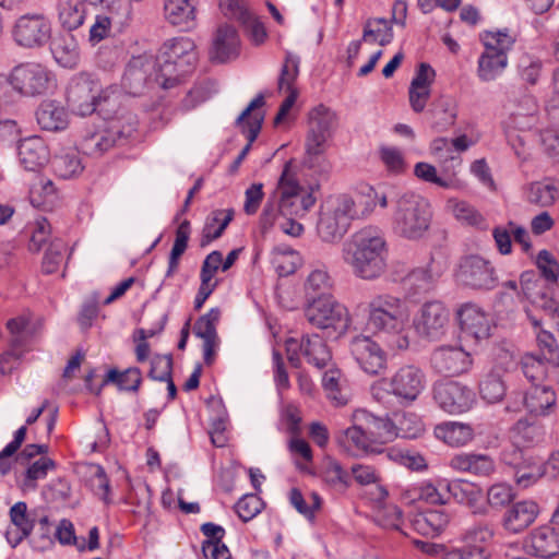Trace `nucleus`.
Returning a JSON list of instances; mask_svg holds the SVG:
<instances>
[{"instance_id":"nucleus-1","label":"nucleus","mask_w":559,"mask_h":559,"mask_svg":"<svg viewBox=\"0 0 559 559\" xmlns=\"http://www.w3.org/2000/svg\"><path fill=\"white\" fill-rule=\"evenodd\" d=\"M389 248L383 230L367 226L355 233L343 245L342 258L358 278L373 281L388 266Z\"/></svg>"},{"instance_id":"nucleus-2","label":"nucleus","mask_w":559,"mask_h":559,"mask_svg":"<svg viewBox=\"0 0 559 559\" xmlns=\"http://www.w3.org/2000/svg\"><path fill=\"white\" fill-rule=\"evenodd\" d=\"M293 160L285 163L273 194L267 199L261 217V227L266 230L278 216L304 217L316 204L313 188L305 189L298 182Z\"/></svg>"},{"instance_id":"nucleus-3","label":"nucleus","mask_w":559,"mask_h":559,"mask_svg":"<svg viewBox=\"0 0 559 559\" xmlns=\"http://www.w3.org/2000/svg\"><path fill=\"white\" fill-rule=\"evenodd\" d=\"M366 310L369 328L383 334L392 347L406 349L409 346V310L403 299L390 294H378L368 301Z\"/></svg>"},{"instance_id":"nucleus-4","label":"nucleus","mask_w":559,"mask_h":559,"mask_svg":"<svg viewBox=\"0 0 559 559\" xmlns=\"http://www.w3.org/2000/svg\"><path fill=\"white\" fill-rule=\"evenodd\" d=\"M432 212L429 201L415 192H404L393 201L391 228L400 238L420 240L430 229Z\"/></svg>"},{"instance_id":"nucleus-5","label":"nucleus","mask_w":559,"mask_h":559,"mask_svg":"<svg viewBox=\"0 0 559 559\" xmlns=\"http://www.w3.org/2000/svg\"><path fill=\"white\" fill-rule=\"evenodd\" d=\"M155 61L158 67L157 84L165 90L171 88L192 71L197 61L195 45L188 37L169 39L159 49Z\"/></svg>"},{"instance_id":"nucleus-6","label":"nucleus","mask_w":559,"mask_h":559,"mask_svg":"<svg viewBox=\"0 0 559 559\" xmlns=\"http://www.w3.org/2000/svg\"><path fill=\"white\" fill-rule=\"evenodd\" d=\"M356 202L347 194L329 201L320 213L317 225L319 237L324 242H337L347 233L353 219L358 218Z\"/></svg>"},{"instance_id":"nucleus-7","label":"nucleus","mask_w":559,"mask_h":559,"mask_svg":"<svg viewBox=\"0 0 559 559\" xmlns=\"http://www.w3.org/2000/svg\"><path fill=\"white\" fill-rule=\"evenodd\" d=\"M336 123V115L324 105H319L309 112V130L306 139L304 164L310 169L322 168L326 142Z\"/></svg>"},{"instance_id":"nucleus-8","label":"nucleus","mask_w":559,"mask_h":559,"mask_svg":"<svg viewBox=\"0 0 559 559\" xmlns=\"http://www.w3.org/2000/svg\"><path fill=\"white\" fill-rule=\"evenodd\" d=\"M508 117L504 121L506 134L509 142L515 150L518 156L521 151L516 147L515 142L523 146V138L515 132H530L539 123V106L536 98L531 94L514 95L508 100L506 106Z\"/></svg>"},{"instance_id":"nucleus-9","label":"nucleus","mask_w":559,"mask_h":559,"mask_svg":"<svg viewBox=\"0 0 559 559\" xmlns=\"http://www.w3.org/2000/svg\"><path fill=\"white\" fill-rule=\"evenodd\" d=\"M424 372L415 366L401 367L391 378H382L371 385V394L382 402L388 394L399 399L415 401L425 388Z\"/></svg>"},{"instance_id":"nucleus-10","label":"nucleus","mask_w":559,"mask_h":559,"mask_svg":"<svg viewBox=\"0 0 559 559\" xmlns=\"http://www.w3.org/2000/svg\"><path fill=\"white\" fill-rule=\"evenodd\" d=\"M108 91L88 73H79L69 82L67 102L73 112L80 116L93 114L103 103L109 102Z\"/></svg>"},{"instance_id":"nucleus-11","label":"nucleus","mask_w":559,"mask_h":559,"mask_svg":"<svg viewBox=\"0 0 559 559\" xmlns=\"http://www.w3.org/2000/svg\"><path fill=\"white\" fill-rule=\"evenodd\" d=\"M305 317L311 325L318 329H332L341 333L346 332L353 323L346 306L341 304L334 296H325L307 301Z\"/></svg>"},{"instance_id":"nucleus-12","label":"nucleus","mask_w":559,"mask_h":559,"mask_svg":"<svg viewBox=\"0 0 559 559\" xmlns=\"http://www.w3.org/2000/svg\"><path fill=\"white\" fill-rule=\"evenodd\" d=\"M136 129L134 117L121 126L119 119H110L103 127L87 129L80 141V148L85 155L100 157L112 148L120 138L130 136Z\"/></svg>"},{"instance_id":"nucleus-13","label":"nucleus","mask_w":559,"mask_h":559,"mask_svg":"<svg viewBox=\"0 0 559 559\" xmlns=\"http://www.w3.org/2000/svg\"><path fill=\"white\" fill-rule=\"evenodd\" d=\"M12 90L23 96L45 94L51 86L50 71L38 62H23L11 70Z\"/></svg>"},{"instance_id":"nucleus-14","label":"nucleus","mask_w":559,"mask_h":559,"mask_svg":"<svg viewBox=\"0 0 559 559\" xmlns=\"http://www.w3.org/2000/svg\"><path fill=\"white\" fill-rule=\"evenodd\" d=\"M288 360L295 368L300 366L301 354L308 364L321 369L331 360L332 354L325 341L319 334H305L300 341L289 338L286 342Z\"/></svg>"},{"instance_id":"nucleus-15","label":"nucleus","mask_w":559,"mask_h":559,"mask_svg":"<svg viewBox=\"0 0 559 559\" xmlns=\"http://www.w3.org/2000/svg\"><path fill=\"white\" fill-rule=\"evenodd\" d=\"M51 31V22L45 14L28 13L16 20L12 34L19 46L39 48L49 41Z\"/></svg>"},{"instance_id":"nucleus-16","label":"nucleus","mask_w":559,"mask_h":559,"mask_svg":"<svg viewBox=\"0 0 559 559\" xmlns=\"http://www.w3.org/2000/svg\"><path fill=\"white\" fill-rule=\"evenodd\" d=\"M455 276L462 285L474 289H492L497 284L495 267L479 255L463 258Z\"/></svg>"},{"instance_id":"nucleus-17","label":"nucleus","mask_w":559,"mask_h":559,"mask_svg":"<svg viewBox=\"0 0 559 559\" xmlns=\"http://www.w3.org/2000/svg\"><path fill=\"white\" fill-rule=\"evenodd\" d=\"M349 350L364 372L378 376L386 369V353L370 336H354L349 342Z\"/></svg>"},{"instance_id":"nucleus-18","label":"nucleus","mask_w":559,"mask_h":559,"mask_svg":"<svg viewBox=\"0 0 559 559\" xmlns=\"http://www.w3.org/2000/svg\"><path fill=\"white\" fill-rule=\"evenodd\" d=\"M449 311L440 301H427L417 311L413 324L419 336L438 340L445 333Z\"/></svg>"},{"instance_id":"nucleus-19","label":"nucleus","mask_w":559,"mask_h":559,"mask_svg":"<svg viewBox=\"0 0 559 559\" xmlns=\"http://www.w3.org/2000/svg\"><path fill=\"white\" fill-rule=\"evenodd\" d=\"M433 399L449 414L467 412L474 403V393L456 381H440L433 385Z\"/></svg>"},{"instance_id":"nucleus-20","label":"nucleus","mask_w":559,"mask_h":559,"mask_svg":"<svg viewBox=\"0 0 559 559\" xmlns=\"http://www.w3.org/2000/svg\"><path fill=\"white\" fill-rule=\"evenodd\" d=\"M157 72L158 67L152 56L141 55L132 57L122 76V87L131 95H140L148 84L157 83L155 80Z\"/></svg>"},{"instance_id":"nucleus-21","label":"nucleus","mask_w":559,"mask_h":559,"mask_svg":"<svg viewBox=\"0 0 559 559\" xmlns=\"http://www.w3.org/2000/svg\"><path fill=\"white\" fill-rule=\"evenodd\" d=\"M435 371L444 376H459L472 366L469 353L459 346H440L433 350L430 358Z\"/></svg>"},{"instance_id":"nucleus-22","label":"nucleus","mask_w":559,"mask_h":559,"mask_svg":"<svg viewBox=\"0 0 559 559\" xmlns=\"http://www.w3.org/2000/svg\"><path fill=\"white\" fill-rule=\"evenodd\" d=\"M456 314L460 329L466 337L481 341L490 336V318L477 305L472 302L464 304L459 308Z\"/></svg>"},{"instance_id":"nucleus-23","label":"nucleus","mask_w":559,"mask_h":559,"mask_svg":"<svg viewBox=\"0 0 559 559\" xmlns=\"http://www.w3.org/2000/svg\"><path fill=\"white\" fill-rule=\"evenodd\" d=\"M503 461L513 466L514 479L522 488L530 487L545 475L543 464L532 456L525 457L523 451L518 448H513L511 452L506 451Z\"/></svg>"},{"instance_id":"nucleus-24","label":"nucleus","mask_w":559,"mask_h":559,"mask_svg":"<svg viewBox=\"0 0 559 559\" xmlns=\"http://www.w3.org/2000/svg\"><path fill=\"white\" fill-rule=\"evenodd\" d=\"M265 100L263 94H259L253 98L248 107L240 114L236 120V126L239 127L248 140L247 145L241 150L238 157L245 159L251 148V144L258 138L262 123L264 120V112L261 108L264 106Z\"/></svg>"},{"instance_id":"nucleus-25","label":"nucleus","mask_w":559,"mask_h":559,"mask_svg":"<svg viewBox=\"0 0 559 559\" xmlns=\"http://www.w3.org/2000/svg\"><path fill=\"white\" fill-rule=\"evenodd\" d=\"M265 100L263 94H259L253 98L248 107L240 114L236 120V126L239 127L248 140L247 145L241 150L238 157L245 159L251 148V144L258 138L262 123L264 120V112L261 108L264 106Z\"/></svg>"},{"instance_id":"nucleus-26","label":"nucleus","mask_w":559,"mask_h":559,"mask_svg":"<svg viewBox=\"0 0 559 559\" xmlns=\"http://www.w3.org/2000/svg\"><path fill=\"white\" fill-rule=\"evenodd\" d=\"M335 442L344 452L353 456L381 452L380 448L370 440L364 427L355 421L353 426L335 435Z\"/></svg>"},{"instance_id":"nucleus-27","label":"nucleus","mask_w":559,"mask_h":559,"mask_svg":"<svg viewBox=\"0 0 559 559\" xmlns=\"http://www.w3.org/2000/svg\"><path fill=\"white\" fill-rule=\"evenodd\" d=\"M353 421L361 425L366 433L380 448L396 437L395 427L388 418L377 417L365 409H358L353 414Z\"/></svg>"},{"instance_id":"nucleus-28","label":"nucleus","mask_w":559,"mask_h":559,"mask_svg":"<svg viewBox=\"0 0 559 559\" xmlns=\"http://www.w3.org/2000/svg\"><path fill=\"white\" fill-rule=\"evenodd\" d=\"M240 38L236 28L229 24L217 27L211 49V59L218 63L227 62L239 56Z\"/></svg>"},{"instance_id":"nucleus-29","label":"nucleus","mask_w":559,"mask_h":559,"mask_svg":"<svg viewBox=\"0 0 559 559\" xmlns=\"http://www.w3.org/2000/svg\"><path fill=\"white\" fill-rule=\"evenodd\" d=\"M527 554L550 558L559 554V527L542 526L536 528L524 542Z\"/></svg>"},{"instance_id":"nucleus-30","label":"nucleus","mask_w":559,"mask_h":559,"mask_svg":"<svg viewBox=\"0 0 559 559\" xmlns=\"http://www.w3.org/2000/svg\"><path fill=\"white\" fill-rule=\"evenodd\" d=\"M17 155L21 165L29 171L45 166L49 160V150L40 136L33 135L20 141Z\"/></svg>"},{"instance_id":"nucleus-31","label":"nucleus","mask_w":559,"mask_h":559,"mask_svg":"<svg viewBox=\"0 0 559 559\" xmlns=\"http://www.w3.org/2000/svg\"><path fill=\"white\" fill-rule=\"evenodd\" d=\"M508 361L495 365L479 383V394L487 403L493 404L500 402L507 391L503 376L508 370V365L512 362L508 355L504 356Z\"/></svg>"},{"instance_id":"nucleus-32","label":"nucleus","mask_w":559,"mask_h":559,"mask_svg":"<svg viewBox=\"0 0 559 559\" xmlns=\"http://www.w3.org/2000/svg\"><path fill=\"white\" fill-rule=\"evenodd\" d=\"M537 514L538 506L534 501H519L512 504L504 513V528L512 533H520L535 521Z\"/></svg>"},{"instance_id":"nucleus-33","label":"nucleus","mask_w":559,"mask_h":559,"mask_svg":"<svg viewBox=\"0 0 559 559\" xmlns=\"http://www.w3.org/2000/svg\"><path fill=\"white\" fill-rule=\"evenodd\" d=\"M449 466L462 473L476 476H489L495 471V462L487 454L459 453L451 457Z\"/></svg>"},{"instance_id":"nucleus-34","label":"nucleus","mask_w":559,"mask_h":559,"mask_svg":"<svg viewBox=\"0 0 559 559\" xmlns=\"http://www.w3.org/2000/svg\"><path fill=\"white\" fill-rule=\"evenodd\" d=\"M450 516L442 509H431L415 514L412 520L414 530L424 536L435 537L449 524Z\"/></svg>"},{"instance_id":"nucleus-35","label":"nucleus","mask_w":559,"mask_h":559,"mask_svg":"<svg viewBox=\"0 0 559 559\" xmlns=\"http://www.w3.org/2000/svg\"><path fill=\"white\" fill-rule=\"evenodd\" d=\"M27 325V321L24 318H14L8 321L7 328L12 334L11 348L0 356V371L2 373L9 372L12 369L11 361L19 360L22 350L20 349L25 341L26 335L24 330Z\"/></svg>"},{"instance_id":"nucleus-36","label":"nucleus","mask_w":559,"mask_h":559,"mask_svg":"<svg viewBox=\"0 0 559 559\" xmlns=\"http://www.w3.org/2000/svg\"><path fill=\"white\" fill-rule=\"evenodd\" d=\"M36 119L41 129L55 132L64 130L69 123L68 112L53 100L40 104L36 111Z\"/></svg>"},{"instance_id":"nucleus-37","label":"nucleus","mask_w":559,"mask_h":559,"mask_svg":"<svg viewBox=\"0 0 559 559\" xmlns=\"http://www.w3.org/2000/svg\"><path fill=\"white\" fill-rule=\"evenodd\" d=\"M430 153L441 167L442 175L455 178L456 168L462 164V157L451 147L450 140L437 138L430 144Z\"/></svg>"},{"instance_id":"nucleus-38","label":"nucleus","mask_w":559,"mask_h":559,"mask_svg":"<svg viewBox=\"0 0 559 559\" xmlns=\"http://www.w3.org/2000/svg\"><path fill=\"white\" fill-rule=\"evenodd\" d=\"M164 14L170 24L182 29H190L194 25L195 8L192 0H165Z\"/></svg>"},{"instance_id":"nucleus-39","label":"nucleus","mask_w":559,"mask_h":559,"mask_svg":"<svg viewBox=\"0 0 559 559\" xmlns=\"http://www.w3.org/2000/svg\"><path fill=\"white\" fill-rule=\"evenodd\" d=\"M435 436L451 447H463L474 438V430L469 425L448 421L435 428Z\"/></svg>"},{"instance_id":"nucleus-40","label":"nucleus","mask_w":559,"mask_h":559,"mask_svg":"<svg viewBox=\"0 0 559 559\" xmlns=\"http://www.w3.org/2000/svg\"><path fill=\"white\" fill-rule=\"evenodd\" d=\"M51 52L55 60L63 68L72 69L79 63V45L71 34L58 36L51 44Z\"/></svg>"},{"instance_id":"nucleus-41","label":"nucleus","mask_w":559,"mask_h":559,"mask_svg":"<svg viewBox=\"0 0 559 559\" xmlns=\"http://www.w3.org/2000/svg\"><path fill=\"white\" fill-rule=\"evenodd\" d=\"M333 280L324 265L316 266L309 273L305 283L307 301L325 296H333Z\"/></svg>"},{"instance_id":"nucleus-42","label":"nucleus","mask_w":559,"mask_h":559,"mask_svg":"<svg viewBox=\"0 0 559 559\" xmlns=\"http://www.w3.org/2000/svg\"><path fill=\"white\" fill-rule=\"evenodd\" d=\"M234 210H215L206 218L200 240L201 247L209 246L213 240L218 239L225 231L226 227L234 218Z\"/></svg>"},{"instance_id":"nucleus-43","label":"nucleus","mask_w":559,"mask_h":559,"mask_svg":"<svg viewBox=\"0 0 559 559\" xmlns=\"http://www.w3.org/2000/svg\"><path fill=\"white\" fill-rule=\"evenodd\" d=\"M525 408L534 415H544L556 404V394L550 386L533 385L523 396Z\"/></svg>"},{"instance_id":"nucleus-44","label":"nucleus","mask_w":559,"mask_h":559,"mask_svg":"<svg viewBox=\"0 0 559 559\" xmlns=\"http://www.w3.org/2000/svg\"><path fill=\"white\" fill-rule=\"evenodd\" d=\"M323 483L333 490L344 492L349 486L352 477L338 461L328 456L324 459L321 469Z\"/></svg>"},{"instance_id":"nucleus-45","label":"nucleus","mask_w":559,"mask_h":559,"mask_svg":"<svg viewBox=\"0 0 559 559\" xmlns=\"http://www.w3.org/2000/svg\"><path fill=\"white\" fill-rule=\"evenodd\" d=\"M430 115L432 128L438 132L445 131L455 123L456 105L451 98L441 96L432 103Z\"/></svg>"},{"instance_id":"nucleus-46","label":"nucleus","mask_w":559,"mask_h":559,"mask_svg":"<svg viewBox=\"0 0 559 559\" xmlns=\"http://www.w3.org/2000/svg\"><path fill=\"white\" fill-rule=\"evenodd\" d=\"M86 4L85 0H59L58 17L61 25L73 31L80 27L85 19Z\"/></svg>"},{"instance_id":"nucleus-47","label":"nucleus","mask_w":559,"mask_h":559,"mask_svg":"<svg viewBox=\"0 0 559 559\" xmlns=\"http://www.w3.org/2000/svg\"><path fill=\"white\" fill-rule=\"evenodd\" d=\"M443 272V267L432 259L425 267L414 269L405 277L406 283L412 286L416 293L427 292Z\"/></svg>"},{"instance_id":"nucleus-48","label":"nucleus","mask_w":559,"mask_h":559,"mask_svg":"<svg viewBox=\"0 0 559 559\" xmlns=\"http://www.w3.org/2000/svg\"><path fill=\"white\" fill-rule=\"evenodd\" d=\"M508 66V57L503 52L485 49L478 60V76L481 81H492L499 76Z\"/></svg>"},{"instance_id":"nucleus-49","label":"nucleus","mask_w":559,"mask_h":559,"mask_svg":"<svg viewBox=\"0 0 559 559\" xmlns=\"http://www.w3.org/2000/svg\"><path fill=\"white\" fill-rule=\"evenodd\" d=\"M191 234L190 222L185 219L179 224L175 234V241L169 254L168 269L166 277H171L178 270L181 255L188 248V241Z\"/></svg>"},{"instance_id":"nucleus-50","label":"nucleus","mask_w":559,"mask_h":559,"mask_svg":"<svg viewBox=\"0 0 559 559\" xmlns=\"http://www.w3.org/2000/svg\"><path fill=\"white\" fill-rule=\"evenodd\" d=\"M392 39L393 31L390 21L382 17L367 20L361 40L377 41L380 46H385L390 44Z\"/></svg>"},{"instance_id":"nucleus-51","label":"nucleus","mask_w":559,"mask_h":559,"mask_svg":"<svg viewBox=\"0 0 559 559\" xmlns=\"http://www.w3.org/2000/svg\"><path fill=\"white\" fill-rule=\"evenodd\" d=\"M83 168L80 155L76 151L62 152L53 159L55 173L63 179L78 176L82 173Z\"/></svg>"},{"instance_id":"nucleus-52","label":"nucleus","mask_w":559,"mask_h":559,"mask_svg":"<svg viewBox=\"0 0 559 559\" xmlns=\"http://www.w3.org/2000/svg\"><path fill=\"white\" fill-rule=\"evenodd\" d=\"M447 210L465 225L479 226L484 222L483 215L466 201L450 199L447 202Z\"/></svg>"},{"instance_id":"nucleus-53","label":"nucleus","mask_w":559,"mask_h":559,"mask_svg":"<svg viewBox=\"0 0 559 559\" xmlns=\"http://www.w3.org/2000/svg\"><path fill=\"white\" fill-rule=\"evenodd\" d=\"M53 467L55 463L51 459L46 456L39 457L25 471L21 488L24 491L35 490L37 488V481L44 479L48 471Z\"/></svg>"},{"instance_id":"nucleus-54","label":"nucleus","mask_w":559,"mask_h":559,"mask_svg":"<svg viewBox=\"0 0 559 559\" xmlns=\"http://www.w3.org/2000/svg\"><path fill=\"white\" fill-rule=\"evenodd\" d=\"M559 195V189L554 183L534 182L530 186L527 200L539 206H550Z\"/></svg>"},{"instance_id":"nucleus-55","label":"nucleus","mask_w":559,"mask_h":559,"mask_svg":"<svg viewBox=\"0 0 559 559\" xmlns=\"http://www.w3.org/2000/svg\"><path fill=\"white\" fill-rule=\"evenodd\" d=\"M445 488L459 503L474 506L480 498V490L467 481H451L445 485Z\"/></svg>"},{"instance_id":"nucleus-56","label":"nucleus","mask_w":559,"mask_h":559,"mask_svg":"<svg viewBox=\"0 0 559 559\" xmlns=\"http://www.w3.org/2000/svg\"><path fill=\"white\" fill-rule=\"evenodd\" d=\"M141 380V372L138 368H129L123 372L111 369L103 380L102 385L108 382H115L121 390L138 391Z\"/></svg>"},{"instance_id":"nucleus-57","label":"nucleus","mask_w":559,"mask_h":559,"mask_svg":"<svg viewBox=\"0 0 559 559\" xmlns=\"http://www.w3.org/2000/svg\"><path fill=\"white\" fill-rule=\"evenodd\" d=\"M534 275L531 273H525L521 277V284L523 286L524 295L532 300L533 304L539 305L545 311H547L555 320V324L557 326V330L559 332V306L558 304L550 297L547 296L546 293H542L539 296L540 304L537 300V297H534L532 293H530V283L531 277Z\"/></svg>"},{"instance_id":"nucleus-58","label":"nucleus","mask_w":559,"mask_h":559,"mask_svg":"<svg viewBox=\"0 0 559 559\" xmlns=\"http://www.w3.org/2000/svg\"><path fill=\"white\" fill-rule=\"evenodd\" d=\"M521 366L524 376L532 382L543 380L548 373L547 361L536 354H525Z\"/></svg>"},{"instance_id":"nucleus-59","label":"nucleus","mask_w":559,"mask_h":559,"mask_svg":"<svg viewBox=\"0 0 559 559\" xmlns=\"http://www.w3.org/2000/svg\"><path fill=\"white\" fill-rule=\"evenodd\" d=\"M299 74V58L287 53L278 78V90L290 93L297 91L295 82Z\"/></svg>"},{"instance_id":"nucleus-60","label":"nucleus","mask_w":559,"mask_h":559,"mask_svg":"<svg viewBox=\"0 0 559 559\" xmlns=\"http://www.w3.org/2000/svg\"><path fill=\"white\" fill-rule=\"evenodd\" d=\"M298 254L292 249L275 248L272 252V264L280 276L293 274L297 267Z\"/></svg>"},{"instance_id":"nucleus-61","label":"nucleus","mask_w":559,"mask_h":559,"mask_svg":"<svg viewBox=\"0 0 559 559\" xmlns=\"http://www.w3.org/2000/svg\"><path fill=\"white\" fill-rule=\"evenodd\" d=\"M542 357L552 368L559 367V348L554 335L545 330H540L536 336Z\"/></svg>"},{"instance_id":"nucleus-62","label":"nucleus","mask_w":559,"mask_h":559,"mask_svg":"<svg viewBox=\"0 0 559 559\" xmlns=\"http://www.w3.org/2000/svg\"><path fill=\"white\" fill-rule=\"evenodd\" d=\"M415 175L427 182L435 183L442 188H454L456 187V178H450L448 176H438L437 169L433 165L428 163H417L414 169Z\"/></svg>"},{"instance_id":"nucleus-63","label":"nucleus","mask_w":559,"mask_h":559,"mask_svg":"<svg viewBox=\"0 0 559 559\" xmlns=\"http://www.w3.org/2000/svg\"><path fill=\"white\" fill-rule=\"evenodd\" d=\"M221 312L213 308L206 314L202 316L194 324V333L204 341L217 340L216 323L219 320Z\"/></svg>"},{"instance_id":"nucleus-64","label":"nucleus","mask_w":559,"mask_h":559,"mask_svg":"<svg viewBox=\"0 0 559 559\" xmlns=\"http://www.w3.org/2000/svg\"><path fill=\"white\" fill-rule=\"evenodd\" d=\"M67 250L66 243L60 240H53L48 249L46 250L43 259V272L46 274H52L57 272L59 265L64 259V252Z\"/></svg>"}]
</instances>
